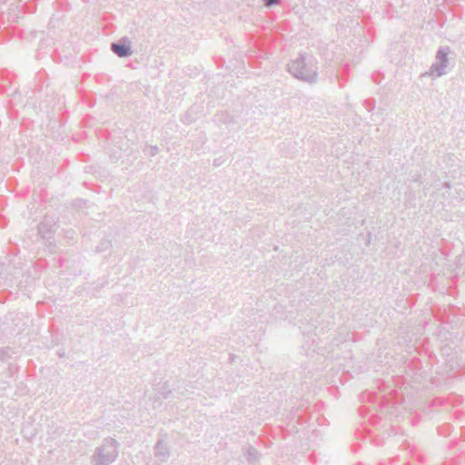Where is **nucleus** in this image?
<instances>
[{"label": "nucleus", "mask_w": 465, "mask_h": 465, "mask_svg": "<svg viewBox=\"0 0 465 465\" xmlns=\"http://www.w3.org/2000/svg\"><path fill=\"white\" fill-rule=\"evenodd\" d=\"M57 355H58L60 358H64V357L65 356V351H64V350H63V349H62V350H59V351H57Z\"/></svg>", "instance_id": "8"}, {"label": "nucleus", "mask_w": 465, "mask_h": 465, "mask_svg": "<svg viewBox=\"0 0 465 465\" xmlns=\"http://www.w3.org/2000/svg\"><path fill=\"white\" fill-rule=\"evenodd\" d=\"M130 54H131V52H130L129 48L118 45V55L119 56H125Z\"/></svg>", "instance_id": "5"}, {"label": "nucleus", "mask_w": 465, "mask_h": 465, "mask_svg": "<svg viewBox=\"0 0 465 465\" xmlns=\"http://www.w3.org/2000/svg\"><path fill=\"white\" fill-rule=\"evenodd\" d=\"M10 358L9 348H0V361H5Z\"/></svg>", "instance_id": "3"}, {"label": "nucleus", "mask_w": 465, "mask_h": 465, "mask_svg": "<svg viewBox=\"0 0 465 465\" xmlns=\"http://www.w3.org/2000/svg\"><path fill=\"white\" fill-rule=\"evenodd\" d=\"M110 49L114 54H116V41L111 43Z\"/></svg>", "instance_id": "6"}, {"label": "nucleus", "mask_w": 465, "mask_h": 465, "mask_svg": "<svg viewBox=\"0 0 465 465\" xmlns=\"http://www.w3.org/2000/svg\"><path fill=\"white\" fill-rule=\"evenodd\" d=\"M115 451V440L113 438L105 439L104 444L96 449L93 457L94 465H109L114 460Z\"/></svg>", "instance_id": "1"}, {"label": "nucleus", "mask_w": 465, "mask_h": 465, "mask_svg": "<svg viewBox=\"0 0 465 465\" xmlns=\"http://www.w3.org/2000/svg\"><path fill=\"white\" fill-rule=\"evenodd\" d=\"M2 2H3V1H2V0H0V3H2Z\"/></svg>", "instance_id": "9"}, {"label": "nucleus", "mask_w": 465, "mask_h": 465, "mask_svg": "<svg viewBox=\"0 0 465 465\" xmlns=\"http://www.w3.org/2000/svg\"><path fill=\"white\" fill-rule=\"evenodd\" d=\"M110 245H111V244H110V242H107V241L103 242H101V243H100V245H98V246L96 247V250H95V251H96V252H104V251L107 250V249L109 248V246H110Z\"/></svg>", "instance_id": "4"}, {"label": "nucleus", "mask_w": 465, "mask_h": 465, "mask_svg": "<svg viewBox=\"0 0 465 465\" xmlns=\"http://www.w3.org/2000/svg\"><path fill=\"white\" fill-rule=\"evenodd\" d=\"M37 229L38 234L51 244V240L54 238L56 231V223L52 218L45 217L38 224Z\"/></svg>", "instance_id": "2"}, {"label": "nucleus", "mask_w": 465, "mask_h": 465, "mask_svg": "<svg viewBox=\"0 0 465 465\" xmlns=\"http://www.w3.org/2000/svg\"><path fill=\"white\" fill-rule=\"evenodd\" d=\"M277 0H265V5L267 6H272V5L276 4Z\"/></svg>", "instance_id": "7"}]
</instances>
